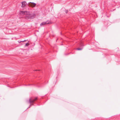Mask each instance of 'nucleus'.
Here are the masks:
<instances>
[{"label":"nucleus","mask_w":120,"mask_h":120,"mask_svg":"<svg viewBox=\"0 0 120 120\" xmlns=\"http://www.w3.org/2000/svg\"><path fill=\"white\" fill-rule=\"evenodd\" d=\"M20 14L23 15H25V18L26 19H32L36 16L35 13L29 11H21Z\"/></svg>","instance_id":"1"},{"label":"nucleus","mask_w":120,"mask_h":120,"mask_svg":"<svg viewBox=\"0 0 120 120\" xmlns=\"http://www.w3.org/2000/svg\"><path fill=\"white\" fill-rule=\"evenodd\" d=\"M21 3H22L21 7L22 8L24 7L27 4L26 2L25 1H22V2ZM27 5L28 6L34 7L35 6L36 4L34 2H30L27 3Z\"/></svg>","instance_id":"2"},{"label":"nucleus","mask_w":120,"mask_h":120,"mask_svg":"<svg viewBox=\"0 0 120 120\" xmlns=\"http://www.w3.org/2000/svg\"><path fill=\"white\" fill-rule=\"evenodd\" d=\"M37 98H35L34 99H32V98H30L29 101H27V102L31 104L33 103L34 101L37 100Z\"/></svg>","instance_id":"3"},{"label":"nucleus","mask_w":120,"mask_h":120,"mask_svg":"<svg viewBox=\"0 0 120 120\" xmlns=\"http://www.w3.org/2000/svg\"><path fill=\"white\" fill-rule=\"evenodd\" d=\"M50 22L49 21H47L45 22H43L40 24V26H41L46 24H49Z\"/></svg>","instance_id":"4"},{"label":"nucleus","mask_w":120,"mask_h":120,"mask_svg":"<svg viewBox=\"0 0 120 120\" xmlns=\"http://www.w3.org/2000/svg\"><path fill=\"white\" fill-rule=\"evenodd\" d=\"M83 49V47H82L81 48H78L76 49L78 50H81Z\"/></svg>","instance_id":"5"},{"label":"nucleus","mask_w":120,"mask_h":120,"mask_svg":"<svg viewBox=\"0 0 120 120\" xmlns=\"http://www.w3.org/2000/svg\"><path fill=\"white\" fill-rule=\"evenodd\" d=\"M29 44L28 43H27L26 44V45H25V46H28L29 45Z\"/></svg>","instance_id":"6"},{"label":"nucleus","mask_w":120,"mask_h":120,"mask_svg":"<svg viewBox=\"0 0 120 120\" xmlns=\"http://www.w3.org/2000/svg\"><path fill=\"white\" fill-rule=\"evenodd\" d=\"M26 41V40H24V41H20V42H23L25 41Z\"/></svg>","instance_id":"7"},{"label":"nucleus","mask_w":120,"mask_h":120,"mask_svg":"<svg viewBox=\"0 0 120 120\" xmlns=\"http://www.w3.org/2000/svg\"><path fill=\"white\" fill-rule=\"evenodd\" d=\"M65 12L66 13H67L68 12V10H65Z\"/></svg>","instance_id":"8"},{"label":"nucleus","mask_w":120,"mask_h":120,"mask_svg":"<svg viewBox=\"0 0 120 120\" xmlns=\"http://www.w3.org/2000/svg\"><path fill=\"white\" fill-rule=\"evenodd\" d=\"M81 46H83V44L82 43H81Z\"/></svg>","instance_id":"9"},{"label":"nucleus","mask_w":120,"mask_h":120,"mask_svg":"<svg viewBox=\"0 0 120 120\" xmlns=\"http://www.w3.org/2000/svg\"><path fill=\"white\" fill-rule=\"evenodd\" d=\"M31 105H33V104H31ZM31 105H30L29 106V107H28L27 108V109L28 108H29V107H30V106H31Z\"/></svg>","instance_id":"10"},{"label":"nucleus","mask_w":120,"mask_h":120,"mask_svg":"<svg viewBox=\"0 0 120 120\" xmlns=\"http://www.w3.org/2000/svg\"><path fill=\"white\" fill-rule=\"evenodd\" d=\"M35 71H37V70H35Z\"/></svg>","instance_id":"11"}]
</instances>
